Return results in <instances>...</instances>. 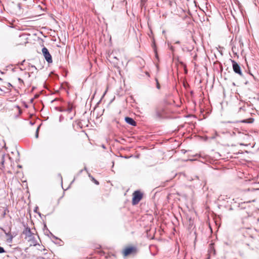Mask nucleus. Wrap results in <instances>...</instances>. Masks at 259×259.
<instances>
[{
	"instance_id": "nucleus-1",
	"label": "nucleus",
	"mask_w": 259,
	"mask_h": 259,
	"mask_svg": "<svg viewBox=\"0 0 259 259\" xmlns=\"http://www.w3.org/2000/svg\"><path fill=\"white\" fill-rule=\"evenodd\" d=\"M138 252V248L136 246L129 245L125 246L121 251V253L124 257L130 255H134Z\"/></svg>"
},
{
	"instance_id": "nucleus-2",
	"label": "nucleus",
	"mask_w": 259,
	"mask_h": 259,
	"mask_svg": "<svg viewBox=\"0 0 259 259\" xmlns=\"http://www.w3.org/2000/svg\"><path fill=\"white\" fill-rule=\"evenodd\" d=\"M243 197L247 203L254 202L256 200L255 192L254 190H248L243 193Z\"/></svg>"
},
{
	"instance_id": "nucleus-3",
	"label": "nucleus",
	"mask_w": 259,
	"mask_h": 259,
	"mask_svg": "<svg viewBox=\"0 0 259 259\" xmlns=\"http://www.w3.org/2000/svg\"><path fill=\"white\" fill-rule=\"evenodd\" d=\"M143 193L140 191H136L133 193L132 204L133 205L137 204L142 199Z\"/></svg>"
},
{
	"instance_id": "nucleus-4",
	"label": "nucleus",
	"mask_w": 259,
	"mask_h": 259,
	"mask_svg": "<svg viewBox=\"0 0 259 259\" xmlns=\"http://www.w3.org/2000/svg\"><path fill=\"white\" fill-rule=\"evenodd\" d=\"M232 63V67L233 71L237 74H239L240 76H242L243 73L241 70V68L240 65L234 60H231Z\"/></svg>"
},
{
	"instance_id": "nucleus-5",
	"label": "nucleus",
	"mask_w": 259,
	"mask_h": 259,
	"mask_svg": "<svg viewBox=\"0 0 259 259\" xmlns=\"http://www.w3.org/2000/svg\"><path fill=\"white\" fill-rule=\"evenodd\" d=\"M42 53L48 63H51L53 62L52 56L50 54L48 49L44 47L42 49Z\"/></svg>"
},
{
	"instance_id": "nucleus-6",
	"label": "nucleus",
	"mask_w": 259,
	"mask_h": 259,
	"mask_svg": "<svg viewBox=\"0 0 259 259\" xmlns=\"http://www.w3.org/2000/svg\"><path fill=\"white\" fill-rule=\"evenodd\" d=\"M165 112L163 108L157 109L154 115V117L156 118H161L164 116Z\"/></svg>"
},
{
	"instance_id": "nucleus-7",
	"label": "nucleus",
	"mask_w": 259,
	"mask_h": 259,
	"mask_svg": "<svg viewBox=\"0 0 259 259\" xmlns=\"http://www.w3.org/2000/svg\"><path fill=\"white\" fill-rule=\"evenodd\" d=\"M35 11L37 12V16H41L42 15H45L46 14L45 13H43L42 12H45L47 11V8L45 7L44 8H42L40 6H37L35 8Z\"/></svg>"
},
{
	"instance_id": "nucleus-8",
	"label": "nucleus",
	"mask_w": 259,
	"mask_h": 259,
	"mask_svg": "<svg viewBox=\"0 0 259 259\" xmlns=\"http://www.w3.org/2000/svg\"><path fill=\"white\" fill-rule=\"evenodd\" d=\"M125 121L128 123L130 125L136 126V122L132 118L129 117H126L125 118Z\"/></svg>"
},
{
	"instance_id": "nucleus-9",
	"label": "nucleus",
	"mask_w": 259,
	"mask_h": 259,
	"mask_svg": "<svg viewBox=\"0 0 259 259\" xmlns=\"http://www.w3.org/2000/svg\"><path fill=\"white\" fill-rule=\"evenodd\" d=\"M208 252L210 255H214L215 254V250L214 247V243H211L209 244Z\"/></svg>"
},
{
	"instance_id": "nucleus-10",
	"label": "nucleus",
	"mask_w": 259,
	"mask_h": 259,
	"mask_svg": "<svg viewBox=\"0 0 259 259\" xmlns=\"http://www.w3.org/2000/svg\"><path fill=\"white\" fill-rule=\"evenodd\" d=\"M89 176L91 178L92 181L94 182L96 185H98L99 184V182L98 181H97L94 178H93L90 175H89Z\"/></svg>"
},
{
	"instance_id": "nucleus-11",
	"label": "nucleus",
	"mask_w": 259,
	"mask_h": 259,
	"mask_svg": "<svg viewBox=\"0 0 259 259\" xmlns=\"http://www.w3.org/2000/svg\"><path fill=\"white\" fill-rule=\"evenodd\" d=\"M4 158L5 155L4 154L0 155V162L2 166L4 164Z\"/></svg>"
},
{
	"instance_id": "nucleus-12",
	"label": "nucleus",
	"mask_w": 259,
	"mask_h": 259,
	"mask_svg": "<svg viewBox=\"0 0 259 259\" xmlns=\"http://www.w3.org/2000/svg\"><path fill=\"white\" fill-rule=\"evenodd\" d=\"M147 0H141V6L142 7L145 6Z\"/></svg>"
},
{
	"instance_id": "nucleus-13",
	"label": "nucleus",
	"mask_w": 259,
	"mask_h": 259,
	"mask_svg": "<svg viewBox=\"0 0 259 259\" xmlns=\"http://www.w3.org/2000/svg\"><path fill=\"white\" fill-rule=\"evenodd\" d=\"M156 87H157V88L158 89H159L160 88V86L159 83L157 79H156Z\"/></svg>"
},
{
	"instance_id": "nucleus-14",
	"label": "nucleus",
	"mask_w": 259,
	"mask_h": 259,
	"mask_svg": "<svg viewBox=\"0 0 259 259\" xmlns=\"http://www.w3.org/2000/svg\"><path fill=\"white\" fill-rule=\"evenodd\" d=\"M5 252V250L4 248L0 246V253Z\"/></svg>"
},
{
	"instance_id": "nucleus-15",
	"label": "nucleus",
	"mask_w": 259,
	"mask_h": 259,
	"mask_svg": "<svg viewBox=\"0 0 259 259\" xmlns=\"http://www.w3.org/2000/svg\"><path fill=\"white\" fill-rule=\"evenodd\" d=\"M16 107V108L17 109V110L19 111V112L20 113H21V109H20V108L19 106H17Z\"/></svg>"
},
{
	"instance_id": "nucleus-16",
	"label": "nucleus",
	"mask_w": 259,
	"mask_h": 259,
	"mask_svg": "<svg viewBox=\"0 0 259 259\" xmlns=\"http://www.w3.org/2000/svg\"><path fill=\"white\" fill-rule=\"evenodd\" d=\"M10 18H11L12 19V22H11L10 23L12 24V25H14V22H15V20H13V18L12 17H9Z\"/></svg>"
},
{
	"instance_id": "nucleus-17",
	"label": "nucleus",
	"mask_w": 259,
	"mask_h": 259,
	"mask_svg": "<svg viewBox=\"0 0 259 259\" xmlns=\"http://www.w3.org/2000/svg\"><path fill=\"white\" fill-rule=\"evenodd\" d=\"M72 106H71L70 107H69L68 108V110L69 111V112H71V110H72Z\"/></svg>"
},
{
	"instance_id": "nucleus-18",
	"label": "nucleus",
	"mask_w": 259,
	"mask_h": 259,
	"mask_svg": "<svg viewBox=\"0 0 259 259\" xmlns=\"http://www.w3.org/2000/svg\"><path fill=\"white\" fill-rule=\"evenodd\" d=\"M184 68H185V73H187V70L186 69V65L184 66Z\"/></svg>"
},
{
	"instance_id": "nucleus-19",
	"label": "nucleus",
	"mask_w": 259,
	"mask_h": 259,
	"mask_svg": "<svg viewBox=\"0 0 259 259\" xmlns=\"http://www.w3.org/2000/svg\"><path fill=\"white\" fill-rule=\"evenodd\" d=\"M19 81L20 82H23L22 79H20V78H19Z\"/></svg>"
},
{
	"instance_id": "nucleus-20",
	"label": "nucleus",
	"mask_w": 259,
	"mask_h": 259,
	"mask_svg": "<svg viewBox=\"0 0 259 259\" xmlns=\"http://www.w3.org/2000/svg\"><path fill=\"white\" fill-rule=\"evenodd\" d=\"M7 85H8V87H11V86H12V85H11V84L10 83H7Z\"/></svg>"
},
{
	"instance_id": "nucleus-21",
	"label": "nucleus",
	"mask_w": 259,
	"mask_h": 259,
	"mask_svg": "<svg viewBox=\"0 0 259 259\" xmlns=\"http://www.w3.org/2000/svg\"><path fill=\"white\" fill-rule=\"evenodd\" d=\"M242 122H246V121H245V120H242Z\"/></svg>"
},
{
	"instance_id": "nucleus-22",
	"label": "nucleus",
	"mask_w": 259,
	"mask_h": 259,
	"mask_svg": "<svg viewBox=\"0 0 259 259\" xmlns=\"http://www.w3.org/2000/svg\"><path fill=\"white\" fill-rule=\"evenodd\" d=\"M0 90L2 91V90L1 89H0Z\"/></svg>"
}]
</instances>
